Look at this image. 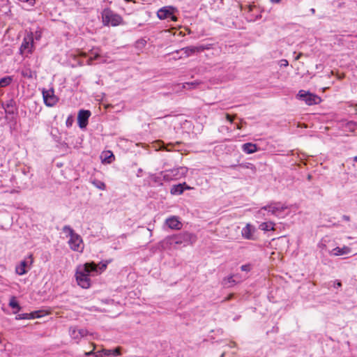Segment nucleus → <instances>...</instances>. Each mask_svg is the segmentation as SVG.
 Returning a JSON list of instances; mask_svg holds the SVG:
<instances>
[{"label": "nucleus", "instance_id": "20e7f679", "mask_svg": "<svg viewBox=\"0 0 357 357\" xmlns=\"http://www.w3.org/2000/svg\"><path fill=\"white\" fill-rule=\"evenodd\" d=\"M188 172V169L185 167H178L170 169H167L160 172L159 175L155 177V181L162 179L165 181H170L178 180L185 176Z\"/></svg>", "mask_w": 357, "mask_h": 357}, {"label": "nucleus", "instance_id": "7c9ffc66", "mask_svg": "<svg viewBox=\"0 0 357 357\" xmlns=\"http://www.w3.org/2000/svg\"><path fill=\"white\" fill-rule=\"evenodd\" d=\"M114 158V156L113 153L111 151H107L106 153L105 160H107V162L108 163H110V162H112L111 158Z\"/></svg>", "mask_w": 357, "mask_h": 357}, {"label": "nucleus", "instance_id": "bb28decb", "mask_svg": "<svg viewBox=\"0 0 357 357\" xmlns=\"http://www.w3.org/2000/svg\"><path fill=\"white\" fill-rule=\"evenodd\" d=\"M100 56L99 54V52H97V51H92L91 52V56L89 57V59H88L87 61V63L89 65H91L92 64V61L93 60H96V59H98V58H100Z\"/></svg>", "mask_w": 357, "mask_h": 357}, {"label": "nucleus", "instance_id": "39448f33", "mask_svg": "<svg viewBox=\"0 0 357 357\" xmlns=\"http://www.w3.org/2000/svg\"><path fill=\"white\" fill-rule=\"evenodd\" d=\"M102 23L105 26H116L121 24L123 19L121 15L114 13L109 8H105L102 12Z\"/></svg>", "mask_w": 357, "mask_h": 357}, {"label": "nucleus", "instance_id": "393cba45", "mask_svg": "<svg viewBox=\"0 0 357 357\" xmlns=\"http://www.w3.org/2000/svg\"><path fill=\"white\" fill-rule=\"evenodd\" d=\"M24 77L31 79L33 77V72L30 68L23 69L21 72Z\"/></svg>", "mask_w": 357, "mask_h": 357}, {"label": "nucleus", "instance_id": "4468645a", "mask_svg": "<svg viewBox=\"0 0 357 357\" xmlns=\"http://www.w3.org/2000/svg\"><path fill=\"white\" fill-rule=\"evenodd\" d=\"M206 47L203 45L200 46H190L181 49V52H183L185 57H188L196 52H200L204 51Z\"/></svg>", "mask_w": 357, "mask_h": 357}, {"label": "nucleus", "instance_id": "aec40b11", "mask_svg": "<svg viewBox=\"0 0 357 357\" xmlns=\"http://www.w3.org/2000/svg\"><path fill=\"white\" fill-rule=\"evenodd\" d=\"M27 266V261L24 260L20 262V264L16 266L15 272L19 275H22L25 274L27 271L26 270V267Z\"/></svg>", "mask_w": 357, "mask_h": 357}, {"label": "nucleus", "instance_id": "f8f14e48", "mask_svg": "<svg viewBox=\"0 0 357 357\" xmlns=\"http://www.w3.org/2000/svg\"><path fill=\"white\" fill-rule=\"evenodd\" d=\"M91 116L89 110L81 109L78 112L77 121L80 128H85L88 124L89 119Z\"/></svg>", "mask_w": 357, "mask_h": 357}, {"label": "nucleus", "instance_id": "72a5a7b5", "mask_svg": "<svg viewBox=\"0 0 357 357\" xmlns=\"http://www.w3.org/2000/svg\"><path fill=\"white\" fill-rule=\"evenodd\" d=\"M41 38V32L40 31H36L33 33V40H39Z\"/></svg>", "mask_w": 357, "mask_h": 357}, {"label": "nucleus", "instance_id": "5701e85b", "mask_svg": "<svg viewBox=\"0 0 357 357\" xmlns=\"http://www.w3.org/2000/svg\"><path fill=\"white\" fill-rule=\"evenodd\" d=\"M103 354L105 356H117L120 355V351L118 349H103L101 351V354Z\"/></svg>", "mask_w": 357, "mask_h": 357}, {"label": "nucleus", "instance_id": "79ce46f5", "mask_svg": "<svg viewBox=\"0 0 357 357\" xmlns=\"http://www.w3.org/2000/svg\"><path fill=\"white\" fill-rule=\"evenodd\" d=\"M190 189H191V188L189 187L188 185H187L186 184H185V185H184V190H190Z\"/></svg>", "mask_w": 357, "mask_h": 357}, {"label": "nucleus", "instance_id": "6e6552de", "mask_svg": "<svg viewBox=\"0 0 357 357\" xmlns=\"http://www.w3.org/2000/svg\"><path fill=\"white\" fill-rule=\"evenodd\" d=\"M297 96L307 105H317L321 102L320 97L304 90H300Z\"/></svg>", "mask_w": 357, "mask_h": 357}, {"label": "nucleus", "instance_id": "a878e982", "mask_svg": "<svg viewBox=\"0 0 357 357\" xmlns=\"http://www.w3.org/2000/svg\"><path fill=\"white\" fill-rule=\"evenodd\" d=\"M91 183L95 187H96L97 188H98L100 190H104L106 188V185H105V183H103L101 181L95 179Z\"/></svg>", "mask_w": 357, "mask_h": 357}, {"label": "nucleus", "instance_id": "b1692460", "mask_svg": "<svg viewBox=\"0 0 357 357\" xmlns=\"http://www.w3.org/2000/svg\"><path fill=\"white\" fill-rule=\"evenodd\" d=\"M13 82V77L6 76L0 79V87H6L11 84Z\"/></svg>", "mask_w": 357, "mask_h": 357}, {"label": "nucleus", "instance_id": "f3484780", "mask_svg": "<svg viewBox=\"0 0 357 357\" xmlns=\"http://www.w3.org/2000/svg\"><path fill=\"white\" fill-rule=\"evenodd\" d=\"M242 150L245 153L251 154L257 151V146L252 143H245L242 145Z\"/></svg>", "mask_w": 357, "mask_h": 357}, {"label": "nucleus", "instance_id": "c03bdc74", "mask_svg": "<svg viewBox=\"0 0 357 357\" xmlns=\"http://www.w3.org/2000/svg\"><path fill=\"white\" fill-rule=\"evenodd\" d=\"M310 12H311L312 14H314V13H315V9H314V8H311V9H310Z\"/></svg>", "mask_w": 357, "mask_h": 357}, {"label": "nucleus", "instance_id": "c85d7f7f", "mask_svg": "<svg viewBox=\"0 0 357 357\" xmlns=\"http://www.w3.org/2000/svg\"><path fill=\"white\" fill-rule=\"evenodd\" d=\"M95 347H93V349L91 351L84 352L85 356H94L95 357H102V355L101 354V351H98L97 352L94 351Z\"/></svg>", "mask_w": 357, "mask_h": 357}, {"label": "nucleus", "instance_id": "58836bf2", "mask_svg": "<svg viewBox=\"0 0 357 357\" xmlns=\"http://www.w3.org/2000/svg\"><path fill=\"white\" fill-rule=\"evenodd\" d=\"M342 219L345 221H349L350 220V217L348 216V215H344L342 216Z\"/></svg>", "mask_w": 357, "mask_h": 357}, {"label": "nucleus", "instance_id": "1a4fd4ad", "mask_svg": "<svg viewBox=\"0 0 357 357\" xmlns=\"http://www.w3.org/2000/svg\"><path fill=\"white\" fill-rule=\"evenodd\" d=\"M44 103L47 107L54 106L59 101V98L55 96L53 89L42 90Z\"/></svg>", "mask_w": 357, "mask_h": 357}, {"label": "nucleus", "instance_id": "473e14b6", "mask_svg": "<svg viewBox=\"0 0 357 357\" xmlns=\"http://www.w3.org/2000/svg\"><path fill=\"white\" fill-rule=\"evenodd\" d=\"M241 269L242 271L249 272L251 270V266L250 264H244L241 266Z\"/></svg>", "mask_w": 357, "mask_h": 357}, {"label": "nucleus", "instance_id": "0eeeda50", "mask_svg": "<svg viewBox=\"0 0 357 357\" xmlns=\"http://www.w3.org/2000/svg\"><path fill=\"white\" fill-rule=\"evenodd\" d=\"M287 208V206H286L284 204L280 203V202H273L270 204L268 206L262 207L259 211L257 212V214L259 215H264L265 211H268V213H270L271 214L280 217L281 216V213Z\"/></svg>", "mask_w": 357, "mask_h": 357}, {"label": "nucleus", "instance_id": "dca6fc26", "mask_svg": "<svg viewBox=\"0 0 357 357\" xmlns=\"http://www.w3.org/2000/svg\"><path fill=\"white\" fill-rule=\"evenodd\" d=\"M351 249L346 245H344L342 248L336 247L330 251V255L332 256H340L348 255L351 252Z\"/></svg>", "mask_w": 357, "mask_h": 357}, {"label": "nucleus", "instance_id": "9b49d317", "mask_svg": "<svg viewBox=\"0 0 357 357\" xmlns=\"http://www.w3.org/2000/svg\"><path fill=\"white\" fill-rule=\"evenodd\" d=\"M69 333L71 338L78 343L82 337L87 335L88 331L84 328H78L76 326H73L70 328Z\"/></svg>", "mask_w": 357, "mask_h": 357}, {"label": "nucleus", "instance_id": "a19ab883", "mask_svg": "<svg viewBox=\"0 0 357 357\" xmlns=\"http://www.w3.org/2000/svg\"><path fill=\"white\" fill-rule=\"evenodd\" d=\"M301 55H302V54H301V53H300L298 55H297V56H296L295 59H296V60H298V59L301 58Z\"/></svg>", "mask_w": 357, "mask_h": 357}, {"label": "nucleus", "instance_id": "412c9836", "mask_svg": "<svg viewBox=\"0 0 357 357\" xmlns=\"http://www.w3.org/2000/svg\"><path fill=\"white\" fill-rule=\"evenodd\" d=\"M274 226H275V224L273 222H262L259 225V229L261 230L268 231L274 230Z\"/></svg>", "mask_w": 357, "mask_h": 357}, {"label": "nucleus", "instance_id": "37998d69", "mask_svg": "<svg viewBox=\"0 0 357 357\" xmlns=\"http://www.w3.org/2000/svg\"><path fill=\"white\" fill-rule=\"evenodd\" d=\"M13 100H10L9 103L7 104V107H9L10 106H12Z\"/></svg>", "mask_w": 357, "mask_h": 357}, {"label": "nucleus", "instance_id": "e433bc0d", "mask_svg": "<svg viewBox=\"0 0 357 357\" xmlns=\"http://www.w3.org/2000/svg\"><path fill=\"white\" fill-rule=\"evenodd\" d=\"M194 85H195V83H194V82H186V83L183 84V87L184 89H188L187 86H194Z\"/></svg>", "mask_w": 357, "mask_h": 357}, {"label": "nucleus", "instance_id": "423d86ee", "mask_svg": "<svg viewBox=\"0 0 357 357\" xmlns=\"http://www.w3.org/2000/svg\"><path fill=\"white\" fill-rule=\"evenodd\" d=\"M34 48L33 33L26 32L20 47V54L22 56H28L33 53Z\"/></svg>", "mask_w": 357, "mask_h": 357}, {"label": "nucleus", "instance_id": "a18cd8bd", "mask_svg": "<svg viewBox=\"0 0 357 357\" xmlns=\"http://www.w3.org/2000/svg\"><path fill=\"white\" fill-rule=\"evenodd\" d=\"M236 128H237V129H239V130H240V129H241V126L238 124V125L236 126Z\"/></svg>", "mask_w": 357, "mask_h": 357}, {"label": "nucleus", "instance_id": "9d476101", "mask_svg": "<svg viewBox=\"0 0 357 357\" xmlns=\"http://www.w3.org/2000/svg\"><path fill=\"white\" fill-rule=\"evenodd\" d=\"M174 8L172 7H163L160 8L157 16L160 20L169 19L171 21H177V17L174 15Z\"/></svg>", "mask_w": 357, "mask_h": 357}, {"label": "nucleus", "instance_id": "7ed1b4c3", "mask_svg": "<svg viewBox=\"0 0 357 357\" xmlns=\"http://www.w3.org/2000/svg\"><path fill=\"white\" fill-rule=\"evenodd\" d=\"M63 231L69 238L68 243L71 250L78 252H82L84 245L82 237L68 225L63 227Z\"/></svg>", "mask_w": 357, "mask_h": 357}, {"label": "nucleus", "instance_id": "c9c22d12", "mask_svg": "<svg viewBox=\"0 0 357 357\" xmlns=\"http://www.w3.org/2000/svg\"><path fill=\"white\" fill-rule=\"evenodd\" d=\"M333 287H334V288H336V289L341 287H342L341 282L339 281V280L334 281L333 282Z\"/></svg>", "mask_w": 357, "mask_h": 357}, {"label": "nucleus", "instance_id": "2f4dec72", "mask_svg": "<svg viewBox=\"0 0 357 357\" xmlns=\"http://www.w3.org/2000/svg\"><path fill=\"white\" fill-rule=\"evenodd\" d=\"M237 275H231L228 277L227 279H225V281H227V283L233 284L236 282V281L234 279V277H236Z\"/></svg>", "mask_w": 357, "mask_h": 357}, {"label": "nucleus", "instance_id": "49530a36", "mask_svg": "<svg viewBox=\"0 0 357 357\" xmlns=\"http://www.w3.org/2000/svg\"><path fill=\"white\" fill-rule=\"evenodd\" d=\"M354 161L357 162V156L354 157Z\"/></svg>", "mask_w": 357, "mask_h": 357}, {"label": "nucleus", "instance_id": "6ab92c4d", "mask_svg": "<svg viewBox=\"0 0 357 357\" xmlns=\"http://www.w3.org/2000/svg\"><path fill=\"white\" fill-rule=\"evenodd\" d=\"M184 185H185V183L173 185L170 190L171 194L181 195L184 191Z\"/></svg>", "mask_w": 357, "mask_h": 357}, {"label": "nucleus", "instance_id": "ea45409f", "mask_svg": "<svg viewBox=\"0 0 357 357\" xmlns=\"http://www.w3.org/2000/svg\"><path fill=\"white\" fill-rule=\"evenodd\" d=\"M272 3H280L281 0H270Z\"/></svg>", "mask_w": 357, "mask_h": 357}, {"label": "nucleus", "instance_id": "4be33fe9", "mask_svg": "<svg viewBox=\"0 0 357 357\" xmlns=\"http://www.w3.org/2000/svg\"><path fill=\"white\" fill-rule=\"evenodd\" d=\"M8 305L13 309H15V311L14 312V313H17L21 309V307L15 296H12L10 298Z\"/></svg>", "mask_w": 357, "mask_h": 357}, {"label": "nucleus", "instance_id": "de8ad7c7", "mask_svg": "<svg viewBox=\"0 0 357 357\" xmlns=\"http://www.w3.org/2000/svg\"><path fill=\"white\" fill-rule=\"evenodd\" d=\"M1 343H2V339H1V337H0V344H1Z\"/></svg>", "mask_w": 357, "mask_h": 357}, {"label": "nucleus", "instance_id": "f257e3e1", "mask_svg": "<svg viewBox=\"0 0 357 357\" xmlns=\"http://www.w3.org/2000/svg\"><path fill=\"white\" fill-rule=\"evenodd\" d=\"M197 241V236L188 231L181 232L174 235L168 236L160 242V246L162 250L176 248V246H187L194 244Z\"/></svg>", "mask_w": 357, "mask_h": 357}, {"label": "nucleus", "instance_id": "cd10ccee", "mask_svg": "<svg viewBox=\"0 0 357 357\" xmlns=\"http://www.w3.org/2000/svg\"><path fill=\"white\" fill-rule=\"evenodd\" d=\"M107 264H108L107 261L100 262L99 264H96V266L98 268V275L100 274L102 271H104L106 269Z\"/></svg>", "mask_w": 357, "mask_h": 357}, {"label": "nucleus", "instance_id": "ddd939ff", "mask_svg": "<svg viewBox=\"0 0 357 357\" xmlns=\"http://www.w3.org/2000/svg\"><path fill=\"white\" fill-rule=\"evenodd\" d=\"M256 231L255 227L250 225L247 224L245 227L241 230V235L245 239L255 240L256 237L255 233Z\"/></svg>", "mask_w": 357, "mask_h": 357}, {"label": "nucleus", "instance_id": "f03ea898", "mask_svg": "<svg viewBox=\"0 0 357 357\" xmlns=\"http://www.w3.org/2000/svg\"><path fill=\"white\" fill-rule=\"evenodd\" d=\"M98 271L94 262L79 264L76 268L75 279L77 284L83 289L91 287V277L98 275Z\"/></svg>", "mask_w": 357, "mask_h": 357}, {"label": "nucleus", "instance_id": "f704fd0d", "mask_svg": "<svg viewBox=\"0 0 357 357\" xmlns=\"http://www.w3.org/2000/svg\"><path fill=\"white\" fill-rule=\"evenodd\" d=\"M280 65L281 67H287L289 65V62L287 59H281L280 61Z\"/></svg>", "mask_w": 357, "mask_h": 357}, {"label": "nucleus", "instance_id": "4c0bfd02", "mask_svg": "<svg viewBox=\"0 0 357 357\" xmlns=\"http://www.w3.org/2000/svg\"><path fill=\"white\" fill-rule=\"evenodd\" d=\"M226 119L227 121H229L230 123L233 122V119L231 117V116L228 114H226Z\"/></svg>", "mask_w": 357, "mask_h": 357}, {"label": "nucleus", "instance_id": "a211bd4d", "mask_svg": "<svg viewBox=\"0 0 357 357\" xmlns=\"http://www.w3.org/2000/svg\"><path fill=\"white\" fill-rule=\"evenodd\" d=\"M37 314H38L37 312H31V313L20 314L16 316L15 319L17 320L34 319V318L40 317Z\"/></svg>", "mask_w": 357, "mask_h": 357}, {"label": "nucleus", "instance_id": "2eb2a0df", "mask_svg": "<svg viewBox=\"0 0 357 357\" xmlns=\"http://www.w3.org/2000/svg\"><path fill=\"white\" fill-rule=\"evenodd\" d=\"M167 225L172 229H181L182 223L179 221L178 218L176 216H172L166 220Z\"/></svg>", "mask_w": 357, "mask_h": 357}, {"label": "nucleus", "instance_id": "c756f323", "mask_svg": "<svg viewBox=\"0 0 357 357\" xmlns=\"http://www.w3.org/2000/svg\"><path fill=\"white\" fill-rule=\"evenodd\" d=\"M73 122H74V119H73V116L72 115H70L67 119H66V125L68 128H70L73 126Z\"/></svg>", "mask_w": 357, "mask_h": 357}]
</instances>
